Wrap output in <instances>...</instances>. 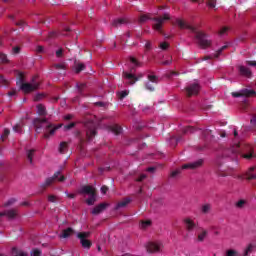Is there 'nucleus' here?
<instances>
[{"label":"nucleus","instance_id":"obj_1","mask_svg":"<svg viewBox=\"0 0 256 256\" xmlns=\"http://www.w3.org/2000/svg\"><path fill=\"white\" fill-rule=\"evenodd\" d=\"M229 153L232 155L240 154L243 159H247L248 161L255 157V150L245 142H235L228 150L223 152V157H231Z\"/></svg>","mask_w":256,"mask_h":256},{"label":"nucleus","instance_id":"obj_50","mask_svg":"<svg viewBox=\"0 0 256 256\" xmlns=\"http://www.w3.org/2000/svg\"><path fill=\"white\" fill-rule=\"evenodd\" d=\"M127 95H129V92H127V90L121 91L119 93V99L123 100L125 99V97H127Z\"/></svg>","mask_w":256,"mask_h":256},{"label":"nucleus","instance_id":"obj_40","mask_svg":"<svg viewBox=\"0 0 256 256\" xmlns=\"http://www.w3.org/2000/svg\"><path fill=\"white\" fill-rule=\"evenodd\" d=\"M67 151V142H61L59 146V153H65Z\"/></svg>","mask_w":256,"mask_h":256},{"label":"nucleus","instance_id":"obj_44","mask_svg":"<svg viewBox=\"0 0 256 256\" xmlns=\"http://www.w3.org/2000/svg\"><path fill=\"white\" fill-rule=\"evenodd\" d=\"M111 169V167H100L98 168V175H103V173H105V171H109Z\"/></svg>","mask_w":256,"mask_h":256},{"label":"nucleus","instance_id":"obj_24","mask_svg":"<svg viewBox=\"0 0 256 256\" xmlns=\"http://www.w3.org/2000/svg\"><path fill=\"white\" fill-rule=\"evenodd\" d=\"M125 24H127V19L118 18L112 22V27H121V25H125Z\"/></svg>","mask_w":256,"mask_h":256},{"label":"nucleus","instance_id":"obj_23","mask_svg":"<svg viewBox=\"0 0 256 256\" xmlns=\"http://www.w3.org/2000/svg\"><path fill=\"white\" fill-rule=\"evenodd\" d=\"M74 64H75L74 71L76 74L81 73V71H85V64L81 62H77V60H75Z\"/></svg>","mask_w":256,"mask_h":256},{"label":"nucleus","instance_id":"obj_63","mask_svg":"<svg viewBox=\"0 0 256 256\" xmlns=\"http://www.w3.org/2000/svg\"><path fill=\"white\" fill-rule=\"evenodd\" d=\"M13 131H15V133H21V126L19 125L14 126Z\"/></svg>","mask_w":256,"mask_h":256},{"label":"nucleus","instance_id":"obj_10","mask_svg":"<svg viewBox=\"0 0 256 256\" xmlns=\"http://www.w3.org/2000/svg\"><path fill=\"white\" fill-rule=\"evenodd\" d=\"M146 249L148 253H159L163 249V244L161 242H149Z\"/></svg>","mask_w":256,"mask_h":256},{"label":"nucleus","instance_id":"obj_4","mask_svg":"<svg viewBox=\"0 0 256 256\" xmlns=\"http://www.w3.org/2000/svg\"><path fill=\"white\" fill-rule=\"evenodd\" d=\"M61 171H57L54 173V175L52 177H49L45 180V182L43 184H41V193H43V191H45L47 189V187L53 185V183H55V181H60V183H63V181H65V177L63 175H61ZM60 176V177H59Z\"/></svg>","mask_w":256,"mask_h":256},{"label":"nucleus","instance_id":"obj_13","mask_svg":"<svg viewBox=\"0 0 256 256\" xmlns=\"http://www.w3.org/2000/svg\"><path fill=\"white\" fill-rule=\"evenodd\" d=\"M122 77L128 80V85H135L136 81H139V78L133 74V68L131 69V73L123 72Z\"/></svg>","mask_w":256,"mask_h":256},{"label":"nucleus","instance_id":"obj_11","mask_svg":"<svg viewBox=\"0 0 256 256\" xmlns=\"http://www.w3.org/2000/svg\"><path fill=\"white\" fill-rule=\"evenodd\" d=\"M201 89V86L199 84L194 83L190 84L186 87V95L187 97H193V95H199V91Z\"/></svg>","mask_w":256,"mask_h":256},{"label":"nucleus","instance_id":"obj_16","mask_svg":"<svg viewBox=\"0 0 256 256\" xmlns=\"http://www.w3.org/2000/svg\"><path fill=\"white\" fill-rule=\"evenodd\" d=\"M75 233V230L73 228L69 227L67 229H64L62 233L59 235L60 239H69Z\"/></svg>","mask_w":256,"mask_h":256},{"label":"nucleus","instance_id":"obj_43","mask_svg":"<svg viewBox=\"0 0 256 256\" xmlns=\"http://www.w3.org/2000/svg\"><path fill=\"white\" fill-rule=\"evenodd\" d=\"M250 125H251L252 129H256V114L252 115V118L250 120Z\"/></svg>","mask_w":256,"mask_h":256},{"label":"nucleus","instance_id":"obj_9","mask_svg":"<svg viewBox=\"0 0 256 256\" xmlns=\"http://www.w3.org/2000/svg\"><path fill=\"white\" fill-rule=\"evenodd\" d=\"M86 137L88 141H91L93 137L97 134V126L94 124V122H87L86 123Z\"/></svg>","mask_w":256,"mask_h":256},{"label":"nucleus","instance_id":"obj_5","mask_svg":"<svg viewBox=\"0 0 256 256\" xmlns=\"http://www.w3.org/2000/svg\"><path fill=\"white\" fill-rule=\"evenodd\" d=\"M89 232H79L77 234V238L80 240V245L83 247V249H91L93 246V242L89 239Z\"/></svg>","mask_w":256,"mask_h":256},{"label":"nucleus","instance_id":"obj_7","mask_svg":"<svg viewBox=\"0 0 256 256\" xmlns=\"http://www.w3.org/2000/svg\"><path fill=\"white\" fill-rule=\"evenodd\" d=\"M203 163H205L203 159H198L194 162L182 165L181 169H190L191 171H195L197 169H201V167H203Z\"/></svg>","mask_w":256,"mask_h":256},{"label":"nucleus","instance_id":"obj_6","mask_svg":"<svg viewBox=\"0 0 256 256\" xmlns=\"http://www.w3.org/2000/svg\"><path fill=\"white\" fill-rule=\"evenodd\" d=\"M169 19H171V16H169V14H164L162 17H154L152 18V21H155V24L153 25V29H155L156 31H159V33H163V31L161 30L163 27V23H165L166 21H169Z\"/></svg>","mask_w":256,"mask_h":256},{"label":"nucleus","instance_id":"obj_37","mask_svg":"<svg viewBox=\"0 0 256 256\" xmlns=\"http://www.w3.org/2000/svg\"><path fill=\"white\" fill-rule=\"evenodd\" d=\"M11 133V131H9V129H4L3 134L0 137V141H5V139H7L9 137V134Z\"/></svg>","mask_w":256,"mask_h":256},{"label":"nucleus","instance_id":"obj_62","mask_svg":"<svg viewBox=\"0 0 256 256\" xmlns=\"http://www.w3.org/2000/svg\"><path fill=\"white\" fill-rule=\"evenodd\" d=\"M49 39H53L54 37H57V32L52 31L48 34Z\"/></svg>","mask_w":256,"mask_h":256},{"label":"nucleus","instance_id":"obj_64","mask_svg":"<svg viewBox=\"0 0 256 256\" xmlns=\"http://www.w3.org/2000/svg\"><path fill=\"white\" fill-rule=\"evenodd\" d=\"M180 173H181V170H175L171 172V177H177V175H179Z\"/></svg>","mask_w":256,"mask_h":256},{"label":"nucleus","instance_id":"obj_30","mask_svg":"<svg viewBox=\"0 0 256 256\" xmlns=\"http://www.w3.org/2000/svg\"><path fill=\"white\" fill-rule=\"evenodd\" d=\"M12 255L14 256H27V252H24L23 250H19L17 248H12Z\"/></svg>","mask_w":256,"mask_h":256},{"label":"nucleus","instance_id":"obj_53","mask_svg":"<svg viewBox=\"0 0 256 256\" xmlns=\"http://www.w3.org/2000/svg\"><path fill=\"white\" fill-rule=\"evenodd\" d=\"M146 89H147V91L153 92V91H155V86L151 85V82H147Z\"/></svg>","mask_w":256,"mask_h":256},{"label":"nucleus","instance_id":"obj_41","mask_svg":"<svg viewBox=\"0 0 256 256\" xmlns=\"http://www.w3.org/2000/svg\"><path fill=\"white\" fill-rule=\"evenodd\" d=\"M148 81L150 83H156L158 84L159 83V78L155 75H148Z\"/></svg>","mask_w":256,"mask_h":256},{"label":"nucleus","instance_id":"obj_2","mask_svg":"<svg viewBox=\"0 0 256 256\" xmlns=\"http://www.w3.org/2000/svg\"><path fill=\"white\" fill-rule=\"evenodd\" d=\"M176 23L180 29H188L192 33H195V39H197L198 45H200L202 49H207V47H211L212 41L209 39V35H207V33L197 31V28L187 24L185 21L181 19H177Z\"/></svg>","mask_w":256,"mask_h":256},{"label":"nucleus","instance_id":"obj_35","mask_svg":"<svg viewBox=\"0 0 256 256\" xmlns=\"http://www.w3.org/2000/svg\"><path fill=\"white\" fill-rule=\"evenodd\" d=\"M16 83L17 85H23V83H25V74H23V72L18 73V82Z\"/></svg>","mask_w":256,"mask_h":256},{"label":"nucleus","instance_id":"obj_21","mask_svg":"<svg viewBox=\"0 0 256 256\" xmlns=\"http://www.w3.org/2000/svg\"><path fill=\"white\" fill-rule=\"evenodd\" d=\"M43 123H47V118H35L33 120V125L36 127V131H39L41 129Z\"/></svg>","mask_w":256,"mask_h":256},{"label":"nucleus","instance_id":"obj_17","mask_svg":"<svg viewBox=\"0 0 256 256\" xmlns=\"http://www.w3.org/2000/svg\"><path fill=\"white\" fill-rule=\"evenodd\" d=\"M7 217L8 219H15L17 217V210H6L4 212H0V217Z\"/></svg>","mask_w":256,"mask_h":256},{"label":"nucleus","instance_id":"obj_14","mask_svg":"<svg viewBox=\"0 0 256 256\" xmlns=\"http://www.w3.org/2000/svg\"><path fill=\"white\" fill-rule=\"evenodd\" d=\"M238 72L241 77H247L248 79H251V77H253V72H251V69L243 65L238 66Z\"/></svg>","mask_w":256,"mask_h":256},{"label":"nucleus","instance_id":"obj_58","mask_svg":"<svg viewBox=\"0 0 256 256\" xmlns=\"http://www.w3.org/2000/svg\"><path fill=\"white\" fill-rule=\"evenodd\" d=\"M211 130H209V129H206V130H203L202 131V135H203V137H209V135H211Z\"/></svg>","mask_w":256,"mask_h":256},{"label":"nucleus","instance_id":"obj_26","mask_svg":"<svg viewBox=\"0 0 256 256\" xmlns=\"http://www.w3.org/2000/svg\"><path fill=\"white\" fill-rule=\"evenodd\" d=\"M131 203V200L129 198H126L120 202L117 203L116 209H121L123 207H127Z\"/></svg>","mask_w":256,"mask_h":256},{"label":"nucleus","instance_id":"obj_25","mask_svg":"<svg viewBox=\"0 0 256 256\" xmlns=\"http://www.w3.org/2000/svg\"><path fill=\"white\" fill-rule=\"evenodd\" d=\"M37 114L40 117H45V115H47V109H45V106L43 104L37 105Z\"/></svg>","mask_w":256,"mask_h":256},{"label":"nucleus","instance_id":"obj_61","mask_svg":"<svg viewBox=\"0 0 256 256\" xmlns=\"http://www.w3.org/2000/svg\"><path fill=\"white\" fill-rule=\"evenodd\" d=\"M227 31H229V28H228V27H223V28L220 30L219 34H220V35H225V34L227 33Z\"/></svg>","mask_w":256,"mask_h":256},{"label":"nucleus","instance_id":"obj_47","mask_svg":"<svg viewBox=\"0 0 256 256\" xmlns=\"http://www.w3.org/2000/svg\"><path fill=\"white\" fill-rule=\"evenodd\" d=\"M0 61H2V63H9L7 55L3 54L2 52H0Z\"/></svg>","mask_w":256,"mask_h":256},{"label":"nucleus","instance_id":"obj_12","mask_svg":"<svg viewBox=\"0 0 256 256\" xmlns=\"http://www.w3.org/2000/svg\"><path fill=\"white\" fill-rule=\"evenodd\" d=\"M232 97H253L256 95L255 90L243 89L240 92H232Z\"/></svg>","mask_w":256,"mask_h":256},{"label":"nucleus","instance_id":"obj_57","mask_svg":"<svg viewBox=\"0 0 256 256\" xmlns=\"http://www.w3.org/2000/svg\"><path fill=\"white\" fill-rule=\"evenodd\" d=\"M226 256H237V251L235 250H228Z\"/></svg>","mask_w":256,"mask_h":256},{"label":"nucleus","instance_id":"obj_20","mask_svg":"<svg viewBox=\"0 0 256 256\" xmlns=\"http://www.w3.org/2000/svg\"><path fill=\"white\" fill-rule=\"evenodd\" d=\"M226 48H227V46H222L215 54H213L211 56H205L202 59V61H208V59H217V58H219L221 53H223V51H225Z\"/></svg>","mask_w":256,"mask_h":256},{"label":"nucleus","instance_id":"obj_46","mask_svg":"<svg viewBox=\"0 0 256 256\" xmlns=\"http://www.w3.org/2000/svg\"><path fill=\"white\" fill-rule=\"evenodd\" d=\"M251 251H253V244L248 245V247L246 248V250L244 252V256H248L249 253H251Z\"/></svg>","mask_w":256,"mask_h":256},{"label":"nucleus","instance_id":"obj_31","mask_svg":"<svg viewBox=\"0 0 256 256\" xmlns=\"http://www.w3.org/2000/svg\"><path fill=\"white\" fill-rule=\"evenodd\" d=\"M197 129L195 127L187 126L182 130L183 135H189V133H195Z\"/></svg>","mask_w":256,"mask_h":256},{"label":"nucleus","instance_id":"obj_27","mask_svg":"<svg viewBox=\"0 0 256 256\" xmlns=\"http://www.w3.org/2000/svg\"><path fill=\"white\" fill-rule=\"evenodd\" d=\"M201 213H203V215H207V214L211 213V204L206 203V204L202 205Z\"/></svg>","mask_w":256,"mask_h":256},{"label":"nucleus","instance_id":"obj_54","mask_svg":"<svg viewBox=\"0 0 256 256\" xmlns=\"http://www.w3.org/2000/svg\"><path fill=\"white\" fill-rule=\"evenodd\" d=\"M140 23H145L146 21H149V16L147 15H141L139 18Z\"/></svg>","mask_w":256,"mask_h":256},{"label":"nucleus","instance_id":"obj_38","mask_svg":"<svg viewBox=\"0 0 256 256\" xmlns=\"http://www.w3.org/2000/svg\"><path fill=\"white\" fill-rule=\"evenodd\" d=\"M245 205H247V201L239 200L238 202H236L235 207H237V209H243Z\"/></svg>","mask_w":256,"mask_h":256},{"label":"nucleus","instance_id":"obj_60","mask_svg":"<svg viewBox=\"0 0 256 256\" xmlns=\"http://www.w3.org/2000/svg\"><path fill=\"white\" fill-rule=\"evenodd\" d=\"M36 51H37L38 53H45V48H44L43 46H37V47H36Z\"/></svg>","mask_w":256,"mask_h":256},{"label":"nucleus","instance_id":"obj_39","mask_svg":"<svg viewBox=\"0 0 256 256\" xmlns=\"http://www.w3.org/2000/svg\"><path fill=\"white\" fill-rule=\"evenodd\" d=\"M206 5H208L210 9H215L217 5V0H206Z\"/></svg>","mask_w":256,"mask_h":256},{"label":"nucleus","instance_id":"obj_59","mask_svg":"<svg viewBox=\"0 0 256 256\" xmlns=\"http://www.w3.org/2000/svg\"><path fill=\"white\" fill-rule=\"evenodd\" d=\"M102 195H106L107 191H109V188L107 186H102L100 189Z\"/></svg>","mask_w":256,"mask_h":256},{"label":"nucleus","instance_id":"obj_3","mask_svg":"<svg viewBox=\"0 0 256 256\" xmlns=\"http://www.w3.org/2000/svg\"><path fill=\"white\" fill-rule=\"evenodd\" d=\"M80 195H89V198L86 199L87 205H95V201H97V192L95 188L90 185L82 186L79 190Z\"/></svg>","mask_w":256,"mask_h":256},{"label":"nucleus","instance_id":"obj_22","mask_svg":"<svg viewBox=\"0 0 256 256\" xmlns=\"http://www.w3.org/2000/svg\"><path fill=\"white\" fill-rule=\"evenodd\" d=\"M108 131L114 133V135H121L123 128L119 125L108 126Z\"/></svg>","mask_w":256,"mask_h":256},{"label":"nucleus","instance_id":"obj_28","mask_svg":"<svg viewBox=\"0 0 256 256\" xmlns=\"http://www.w3.org/2000/svg\"><path fill=\"white\" fill-rule=\"evenodd\" d=\"M209 232H207V230H202V233L198 234V238L197 240L199 241V243H203V241H205V239L207 238Z\"/></svg>","mask_w":256,"mask_h":256},{"label":"nucleus","instance_id":"obj_18","mask_svg":"<svg viewBox=\"0 0 256 256\" xmlns=\"http://www.w3.org/2000/svg\"><path fill=\"white\" fill-rule=\"evenodd\" d=\"M184 225L186 227V230L193 231L197 225L195 224V221L191 220V218H185L184 219Z\"/></svg>","mask_w":256,"mask_h":256},{"label":"nucleus","instance_id":"obj_19","mask_svg":"<svg viewBox=\"0 0 256 256\" xmlns=\"http://www.w3.org/2000/svg\"><path fill=\"white\" fill-rule=\"evenodd\" d=\"M77 93L80 94L81 97L85 96V90L87 89L86 83L77 82L76 83Z\"/></svg>","mask_w":256,"mask_h":256},{"label":"nucleus","instance_id":"obj_48","mask_svg":"<svg viewBox=\"0 0 256 256\" xmlns=\"http://www.w3.org/2000/svg\"><path fill=\"white\" fill-rule=\"evenodd\" d=\"M130 62L135 65V67H141V62H138L135 57H130Z\"/></svg>","mask_w":256,"mask_h":256},{"label":"nucleus","instance_id":"obj_52","mask_svg":"<svg viewBox=\"0 0 256 256\" xmlns=\"http://www.w3.org/2000/svg\"><path fill=\"white\" fill-rule=\"evenodd\" d=\"M73 127H75V122H71L70 124L65 125L64 130L69 131V130L73 129Z\"/></svg>","mask_w":256,"mask_h":256},{"label":"nucleus","instance_id":"obj_29","mask_svg":"<svg viewBox=\"0 0 256 256\" xmlns=\"http://www.w3.org/2000/svg\"><path fill=\"white\" fill-rule=\"evenodd\" d=\"M107 207H109V203L107 202H104V203H101V204H98L97 205V213H103V211H105V209H107Z\"/></svg>","mask_w":256,"mask_h":256},{"label":"nucleus","instance_id":"obj_36","mask_svg":"<svg viewBox=\"0 0 256 256\" xmlns=\"http://www.w3.org/2000/svg\"><path fill=\"white\" fill-rule=\"evenodd\" d=\"M151 220H145L140 223V229H147V227H150Z\"/></svg>","mask_w":256,"mask_h":256},{"label":"nucleus","instance_id":"obj_42","mask_svg":"<svg viewBox=\"0 0 256 256\" xmlns=\"http://www.w3.org/2000/svg\"><path fill=\"white\" fill-rule=\"evenodd\" d=\"M55 69H57L58 71H61V69L63 71L67 70V64L62 63V64H55L54 65Z\"/></svg>","mask_w":256,"mask_h":256},{"label":"nucleus","instance_id":"obj_32","mask_svg":"<svg viewBox=\"0 0 256 256\" xmlns=\"http://www.w3.org/2000/svg\"><path fill=\"white\" fill-rule=\"evenodd\" d=\"M37 79H39V76H37V75L33 76L30 81V84H32L33 87H35V85H36V89H39V85H41V84L39 83V81H37Z\"/></svg>","mask_w":256,"mask_h":256},{"label":"nucleus","instance_id":"obj_55","mask_svg":"<svg viewBox=\"0 0 256 256\" xmlns=\"http://www.w3.org/2000/svg\"><path fill=\"white\" fill-rule=\"evenodd\" d=\"M31 256H41V250H39V249H34V250L31 252Z\"/></svg>","mask_w":256,"mask_h":256},{"label":"nucleus","instance_id":"obj_56","mask_svg":"<svg viewBox=\"0 0 256 256\" xmlns=\"http://www.w3.org/2000/svg\"><path fill=\"white\" fill-rule=\"evenodd\" d=\"M56 57H58V59H61V57H63V48H60L56 51Z\"/></svg>","mask_w":256,"mask_h":256},{"label":"nucleus","instance_id":"obj_34","mask_svg":"<svg viewBox=\"0 0 256 256\" xmlns=\"http://www.w3.org/2000/svg\"><path fill=\"white\" fill-rule=\"evenodd\" d=\"M33 155H35V149H31L27 151V159L33 164Z\"/></svg>","mask_w":256,"mask_h":256},{"label":"nucleus","instance_id":"obj_51","mask_svg":"<svg viewBox=\"0 0 256 256\" xmlns=\"http://www.w3.org/2000/svg\"><path fill=\"white\" fill-rule=\"evenodd\" d=\"M160 49H162V51H167V49H169V43L167 42H162L160 44Z\"/></svg>","mask_w":256,"mask_h":256},{"label":"nucleus","instance_id":"obj_15","mask_svg":"<svg viewBox=\"0 0 256 256\" xmlns=\"http://www.w3.org/2000/svg\"><path fill=\"white\" fill-rule=\"evenodd\" d=\"M20 89L21 91H23V93H33V91H37V88H36V85L33 86L32 84L30 83H22L20 85Z\"/></svg>","mask_w":256,"mask_h":256},{"label":"nucleus","instance_id":"obj_45","mask_svg":"<svg viewBox=\"0 0 256 256\" xmlns=\"http://www.w3.org/2000/svg\"><path fill=\"white\" fill-rule=\"evenodd\" d=\"M48 201L50 203H57V196H55L53 194L48 195Z\"/></svg>","mask_w":256,"mask_h":256},{"label":"nucleus","instance_id":"obj_49","mask_svg":"<svg viewBox=\"0 0 256 256\" xmlns=\"http://www.w3.org/2000/svg\"><path fill=\"white\" fill-rule=\"evenodd\" d=\"M12 53H13V55H19V53H21V47H19V46L13 47Z\"/></svg>","mask_w":256,"mask_h":256},{"label":"nucleus","instance_id":"obj_8","mask_svg":"<svg viewBox=\"0 0 256 256\" xmlns=\"http://www.w3.org/2000/svg\"><path fill=\"white\" fill-rule=\"evenodd\" d=\"M63 127V124H58L57 126L53 124H48L45 128V133L43 135L44 139H49V137L55 135V132L57 129H61Z\"/></svg>","mask_w":256,"mask_h":256},{"label":"nucleus","instance_id":"obj_33","mask_svg":"<svg viewBox=\"0 0 256 256\" xmlns=\"http://www.w3.org/2000/svg\"><path fill=\"white\" fill-rule=\"evenodd\" d=\"M97 107H100L102 111H106V109H109V102H97Z\"/></svg>","mask_w":256,"mask_h":256}]
</instances>
